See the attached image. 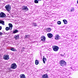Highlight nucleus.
Instances as JSON below:
<instances>
[{"instance_id":"26","label":"nucleus","mask_w":78,"mask_h":78,"mask_svg":"<svg viewBox=\"0 0 78 78\" xmlns=\"http://www.w3.org/2000/svg\"><path fill=\"white\" fill-rule=\"evenodd\" d=\"M33 25L34 27H36L37 26V24L35 23H33Z\"/></svg>"},{"instance_id":"6","label":"nucleus","mask_w":78,"mask_h":78,"mask_svg":"<svg viewBox=\"0 0 78 78\" xmlns=\"http://www.w3.org/2000/svg\"><path fill=\"white\" fill-rule=\"evenodd\" d=\"M9 58V55L7 54L5 55L3 58V59L5 60H8Z\"/></svg>"},{"instance_id":"24","label":"nucleus","mask_w":78,"mask_h":78,"mask_svg":"<svg viewBox=\"0 0 78 78\" xmlns=\"http://www.w3.org/2000/svg\"><path fill=\"white\" fill-rule=\"evenodd\" d=\"M18 32V30H15L13 32V33H17Z\"/></svg>"},{"instance_id":"16","label":"nucleus","mask_w":78,"mask_h":78,"mask_svg":"<svg viewBox=\"0 0 78 78\" xmlns=\"http://www.w3.org/2000/svg\"><path fill=\"white\" fill-rule=\"evenodd\" d=\"M46 60L47 59H46V58L44 57V56L43 58V61L44 64H45V61H46Z\"/></svg>"},{"instance_id":"2","label":"nucleus","mask_w":78,"mask_h":78,"mask_svg":"<svg viewBox=\"0 0 78 78\" xmlns=\"http://www.w3.org/2000/svg\"><path fill=\"white\" fill-rule=\"evenodd\" d=\"M59 64L60 66H66V62L64 61L61 60V61H60Z\"/></svg>"},{"instance_id":"23","label":"nucleus","mask_w":78,"mask_h":78,"mask_svg":"<svg viewBox=\"0 0 78 78\" xmlns=\"http://www.w3.org/2000/svg\"><path fill=\"white\" fill-rule=\"evenodd\" d=\"M29 37V35H27L26 36H25V37L24 38V39H27Z\"/></svg>"},{"instance_id":"11","label":"nucleus","mask_w":78,"mask_h":78,"mask_svg":"<svg viewBox=\"0 0 78 78\" xmlns=\"http://www.w3.org/2000/svg\"><path fill=\"white\" fill-rule=\"evenodd\" d=\"M55 39L56 40H58L60 39V36H59L58 34L57 35L55 36Z\"/></svg>"},{"instance_id":"19","label":"nucleus","mask_w":78,"mask_h":78,"mask_svg":"<svg viewBox=\"0 0 78 78\" xmlns=\"http://www.w3.org/2000/svg\"><path fill=\"white\" fill-rule=\"evenodd\" d=\"M10 50H12V51H17L16 49L14 48H11L10 49Z\"/></svg>"},{"instance_id":"30","label":"nucleus","mask_w":78,"mask_h":78,"mask_svg":"<svg viewBox=\"0 0 78 78\" xmlns=\"http://www.w3.org/2000/svg\"><path fill=\"white\" fill-rule=\"evenodd\" d=\"M42 0H38V1H42Z\"/></svg>"},{"instance_id":"28","label":"nucleus","mask_w":78,"mask_h":78,"mask_svg":"<svg viewBox=\"0 0 78 78\" xmlns=\"http://www.w3.org/2000/svg\"><path fill=\"white\" fill-rule=\"evenodd\" d=\"M2 34H3V33H2V32H0V36H2Z\"/></svg>"},{"instance_id":"29","label":"nucleus","mask_w":78,"mask_h":78,"mask_svg":"<svg viewBox=\"0 0 78 78\" xmlns=\"http://www.w3.org/2000/svg\"><path fill=\"white\" fill-rule=\"evenodd\" d=\"M2 28V26H0V30H1Z\"/></svg>"},{"instance_id":"4","label":"nucleus","mask_w":78,"mask_h":78,"mask_svg":"<svg viewBox=\"0 0 78 78\" xmlns=\"http://www.w3.org/2000/svg\"><path fill=\"white\" fill-rule=\"evenodd\" d=\"M11 67L12 69H15L17 68V65L16 63H13L11 65Z\"/></svg>"},{"instance_id":"32","label":"nucleus","mask_w":78,"mask_h":78,"mask_svg":"<svg viewBox=\"0 0 78 78\" xmlns=\"http://www.w3.org/2000/svg\"><path fill=\"white\" fill-rule=\"evenodd\" d=\"M24 49H25V48H23Z\"/></svg>"},{"instance_id":"1","label":"nucleus","mask_w":78,"mask_h":78,"mask_svg":"<svg viewBox=\"0 0 78 78\" xmlns=\"http://www.w3.org/2000/svg\"><path fill=\"white\" fill-rule=\"evenodd\" d=\"M52 48L54 51H58L59 48L58 46H54L52 47Z\"/></svg>"},{"instance_id":"15","label":"nucleus","mask_w":78,"mask_h":78,"mask_svg":"<svg viewBox=\"0 0 78 78\" xmlns=\"http://www.w3.org/2000/svg\"><path fill=\"white\" fill-rule=\"evenodd\" d=\"M20 76V78H25V76L23 74H21Z\"/></svg>"},{"instance_id":"10","label":"nucleus","mask_w":78,"mask_h":78,"mask_svg":"<svg viewBox=\"0 0 78 78\" xmlns=\"http://www.w3.org/2000/svg\"><path fill=\"white\" fill-rule=\"evenodd\" d=\"M47 36L49 38H51L53 35L51 33H48L47 34Z\"/></svg>"},{"instance_id":"18","label":"nucleus","mask_w":78,"mask_h":78,"mask_svg":"<svg viewBox=\"0 0 78 78\" xmlns=\"http://www.w3.org/2000/svg\"><path fill=\"white\" fill-rule=\"evenodd\" d=\"M63 21L64 24H67V21L66 20H63Z\"/></svg>"},{"instance_id":"31","label":"nucleus","mask_w":78,"mask_h":78,"mask_svg":"<svg viewBox=\"0 0 78 78\" xmlns=\"http://www.w3.org/2000/svg\"><path fill=\"white\" fill-rule=\"evenodd\" d=\"M77 3L78 4V0L77 1Z\"/></svg>"},{"instance_id":"12","label":"nucleus","mask_w":78,"mask_h":78,"mask_svg":"<svg viewBox=\"0 0 78 78\" xmlns=\"http://www.w3.org/2000/svg\"><path fill=\"white\" fill-rule=\"evenodd\" d=\"M42 78H48V76L47 75L44 74L42 75Z\"/></svg>"},{"instance_id":"22","label":"nucleus","mask_w":78,"mask_h":78,"mask_svg":"<svg viewBox=\"0 0 78 78\" xmlns=\"http://www.w3.org/2000/svg\"><path fill=\"white\" fill-rule=\"evenodd\" d=\"M10 30V28L9 27H6L5 28V30L6 31H8V30Z\"/></svg>"},{"instance_id":"17","label":"nucleus","mask_w":78,"mask_h":78,"mask_svg":"<svg viewBox=\"0 0 78 78\" xmlns=\"http://www.w3.org/2000/svg\"><path fill=\"white\" fill-rule=\"evenodd\" d=\"M46 30H47V32H50V31H51V29L50 28H48L46 29Z\"/></svg>"},{"instance_id":"14","label":"nucleus","mask_w":78,"mask_h":78,"mask_svg":"<svg viewBox=\"0 0 78 78\" xmlns=\"http://www.w3.org/2000/svg\"><path fill=\"white\" fill-rule=\"evenodd\" d=\"M9 28H10V30H12V24L11 23H9Z\"/></svg>"},{"instance_id":"20","label":"nucleus","mask_w":78,"mask_h":78,"mask_svg":"<svg viewBox=\"0 0 78 78\" xmlns=\"http://www.w3.org/2000/svg\"><path fill=\"white\" fill-rule=\"evenodd\" d=\"M35 64H36V65H37V64H39V61H38V60H35Z\"/></svg>"},{"instance_id":"21","label":"nucleus","mask_w":78,"mask_h":78,"mask_svg":"<svg viewBox=\"0 0 78 78\" xmlns=\"http://www.w3.org/2000/svg\"><path fill=\"white\" fill-rule=\"evenodd\" d=\"M74 10H75V9L74 8H72L71 9V12H73L74 11Z\"/></svg>"},{"instance_id":"5","label":"nucleus","mask_w":78,"mask_h":78,"mask_svg":"<svg viewBox=\"0 0 78 78\" xmlns=\"http://www.w3.org/2000/svg\"><path fill=\"white\" fill-rule=\"evenodd\" d=\"M6 16L5 14L3 12H1L0 13V17L1 18H4V17H6Z\"/></svg>"},{"instance_id":"27","label":"nucleus","mask_w":78,"mask_h":78,"mask_svg":"<svg viewBox=\"0 0 78 78\" xmlns=\"http://www.w3.org/2000/svg\"><path fill=\"white\" fill-rule=\"evenodd\" d=\"M34 2L35 3H38V0H35L34 1Z\"/></svg>"},{"instance_id":"9","label":"nucleus","mask_w":78,"mask_h":78,"mask_svg":"<svg viewBox=\"0 0 78 78\" xmlns=\"http://www.w3.org/2000/svg\"><path fill=\"white\" fill-rule=\"evenodd\" d=\"M45 37L44 36H42L41 37V41L44 42H45Z\"/></svg>"},{"instance_id":"7","label":"nucleus","mask_w":78,"mask_h":78,"mask_svg":"<svg viewBox=\"0 0 78 78\" xmlns=\"http://www.w3.org/2000/svg\"><path fill=\"white\" fill-rule=\"evenodd\" d=\"M22 10H24V11H27L28 10V9L27 8V6H24V7H23L22 9Z\"/></svg>"},{"instance_id":"25","label":"nucleus","mask_w":78,"mask_h":78,"mask_svg":"<svg viewBox=\"0 0 78 78\" xmlns=\"http://www.w3.org/2000/svg\"><path fill=\"white\" fill-rule=\"evenodd\" d=\"M57 24L58 25H61V22L60 21H58L57 22Z\"/></svg>"},{"instance_id":"3","label":"nucleus","mask_w":78,"mask_h":78,"mask_svg":"<svg viewBox=\"0 0 78 78\" xmlns=\"http://www.w3.org/2000/svg\"><path fill=\"white\" fill-rule=\"evenodd\" d=\"M5 8L7 11H9L11 10V6L9 5H7L5 7Z\"/></svg>"},{"instance_id":"8","label":"nucleus","mask_w":78,"mask_h":78,"mask_svg":"<svg viewBox=\"0 0 78 78\" xmlns=\"http://www.w3.org/2000/svg\"><path fill=\"white\" fill-rule=\"evenodd\" d=\"M14 38L16 40H17L19 39V35L17 34L15 35L14 36Z\"/></svg>"},{"instance_id":"13","label":"nucleus","mask_w":78,"mask_h":78,"mask_svg":"<svg viewBox=\"0 0 78 78\" xmlns=\"http://www.w3.org/2000/svg\"><path fill=\"white\" fill-rule=\"evenodd\" d=\"M0 24H2V25H5V21L3 20H0Z\"/></svg>"}]
</instances>
